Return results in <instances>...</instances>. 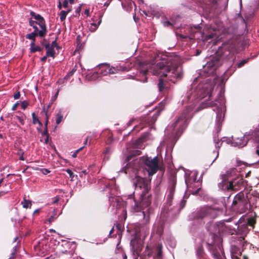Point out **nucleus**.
<instances>
[{"label": "nucleus", "instance_id": "nucleus-1", "mask_svg": "<svg viewBox=\"0 0 259 259\" xmlns=\"http://www.w3.org/2000/svg\"><path fill=\"white\" fill-rule=\"evenodd\" d=\"M138 70L140 78L138 80L142 82H147L149 72H152L155 75H160L157 85L159 91L162 93L169 89L170 85L168 81L175 83L183 76L182 69L179 66L177 58L171 56L163 55L161 61L152 66L141 63Z\"/></svg>", "mask_w": 259, "mask_h": 259}, {"label": "nucleus", "instance_id": "nucleus-2", "mask_svg": "<svg viewBox=\"0 0 259 259\" xmlns=\"http://www.w3.org/2000/svg\"><path fill=\"white\" fill-rule=\"evenodd\" d=\"M209 233L205 237V241L208 249H211L215 246L219 248V245H222V239L220 233L224 232L226 226L224 222L216 223H210L207 227Z\"/></svg>", "mask_w": 259, "mask_h": 259}, {"label": "nucleus", "instance_id": "nucleus-3", "mask_svg": "<svg viewBox=\"0 0 259 259\" xmlns=\"http://www.w3.org/2000/svg\"><path fill=\"white\" fill-rule=\"evenodd\" d=\"M231 172L228 171L222 177V182L219 184V187L223 190L237 191L245 187L244 181L242 177L237 176L229 180Z\"/></svg>", "mask_w": 259, "mask_h": 259}, {"label": "nucleus", "instance_id": "nucleus-4", "mask_svg": "<svg viewBox=\"0 0 259 259\" xmlns=\"http://www.w3.org/2000/svg\"><path fill=\"white\" fill-rule=\"evenodd\" d=\"M222 212V210L219 207L213 208L205 205L200 207L192 213L191 219L193 220H213L219 216Z\"/></svg>", "mask_w": 259, "mask_h": 259}, {"label": "nucleus", "instance_id": "nucleus-5", "mask_svg": "<svg viewBox=\"0 0 259 259\" xmlns=\"http://www.w3.org/2000/svg\"><path fill=\"white\" fill-rule=\"evenodd\" d=\"M236 49L234 45L227 47L223 52L222 56L219 58H214L211 61L207 63L204 66L205 71L208 69L207 73H212L221 64V60L225 59L226 61L233 60L236 53Z\"/></svg>", "mask_w": 259, "mask_h": 259}, {"label": "nucleus", "instance_id": "nucleus-6", "mask_svg": "<svg viewBox=\"0 0 259 259\" xmlns=\"http://www.w3.org/2000/svg\"><path fill=\"white\" fill-rule=\"evenodd\" d=\"M193 110L191 106L187 107L182 114L178 117L172 125V130H175L176 127H179L176 132V137L179 138L187 127L188 120L191 117V113Z\"/></svg>", "mask_w": 259, "mask_h": 259}, {"label": "nucleus", "instance_id": "nucleus-7", "mask_svg": "<svg viewBox=\"0 0 259 259\" xmlns=\"http://www.w3.org/2000/svg\"><path fill=\"white\" fill-rule=\"evenodd\" d=\"M194 28L196 31L192 32L194 33L193 37L195 38H196V35L199 34L201 35V39L203 41H207L218 35L217 32L218 31V29L211 25L205 26L202 31H201L200 27L199 26H195ZM197 38L199 39L200 38L198 37Z\"/></svg>", "mask_w": 259, "mask_h": 259}, {"label": "nucleus", "instance_id": "nucleus-8", "mask_svg": "<svg viewBox=\"0 0 259 259\" xmlns=\"http://www.w3.org/2000/svg\"><path fill=\"white\" fill-rule=\"evenodd\" d=\"M248 200L245 197L244 193L241 191L235 195L232 204V209L239 213L245 212L248 209Z\"/></svg>", "mask_w": 259, "mask_h": 259}, {"label": "nucleus", "instance_id": "nucleus-9", "mask_svg": "<svg viewBox=\"0 0 259 259\" xmlns=\"http://www.w3.org/2000/svg\"><path fill=\"white\" fill-rule=\"evenodd\" d=\"M211 96L210 91L209 89L199 84L193 92L188 95V98L189 101L194 102L197 100H202L206 97L209 99Z\"/></svg>", "mask_w": 259, "mask_h": 259}, {"label": "nucleus", "instance_id": "nucleus-10", "mask_svg": "<svg viewBox=\"0 0 259 259\" xmlns=\"http://www.w3.org/2000/svg\"><path fill=\"white\" fill-rule=\"evenodd\" d=\"M133 181L137 191H141V193H149L151 189L150 181L140 176H136Z\"/></svg>", "mask_w": 259, "mask_h": 259}, {"label": "nucleus", "instance_id": "nucleus-11", "mask_svg": "<svg viewBox=\"0 0 259 259\" xmlns=\"http://www.w3.org/2000/svg\"><path fill=\"white\" fill-rule=\"evenodd\" d=\"M177 185V176L176 174H171L168 178V194L166 198V203L170 206L175 192V188Z\"/></svg>", "mask_w": 259, "mask_h": 259}, {"label": "nucleus", "instance_id": "nucleus-12", "mask_svg": "<svg viewBox=\"0 0 259 259\" xmlns=\"http://www.w3.org/2000/svg\"><path fill=\"white\" fill-rule=\"evenodd\" d=\"M162 246L161 244H158L155 248L156 253H154V250L149 246H147L146 249L142 254L140 256L141 259H150L153 257V259H155L156 257L161 258L162 254Z\"/></svg>", "mask_w": 259, "mask_h": 259}, {"label": "nucleus", "instance_id": "nucleus-13", "mask_svg": "<svg viewBox=\"0 0 259 259\" xmlns=\"http://www.w3.org/2000/svg\"><path fill=\"white\" fill-rule=\"evenodd\" d=\"M146 169L148 172L149 176H152L155 174L159 169L158 159L157 156L153 158L147 157L145 160Z\"/></svg>", "mask_w": 259, "mask_h": 259}, {"label": "nucleus", "instance_id": "nucleus-14", "mask_svg": "<svg viewBox=\"0 0 259 259\" xmlns=\"http://www.w3.org/2000/svg\"><path fill=\"white\" fill-rule=\"evenodd\" d=\"M151 204V195L148 193H141L140 206L143 209L148 207Z\"/></svg>", "mask_w": 259, "mask_h": 259}, {"label": "nucleus", "instance_id": "nucleus-15", "mask_svg": "<svg viewBox=\"0 0 259 259\" xmlns=\"http://www.w3.org/2000/svg\"><path fill=\"white\" fill-rule=\"evenodd\" d=\"M208 250L211 252L215 259H226L224 253L222 250V245H219V248L214 246Z\"/></svg>", "mask_w": 259, "mask_h": 259}, {"label": "nucleus", "instance_id": "nucleus-16", "mask_svg": "<svg viewBox=\"0 0 259 259\" xmlns=\"http://www.w3.org/2000/svg\"><path fill=\"white\" fill-rule=\"evenodd\" d=\"M242 250L239 245H232L231 247V257L232 259H241Z\"/></svg>", "mask_w": 259, "mask_h": 259}, {"label": "nucleus", "instance_id": "nucleus-17", "mask_svg": "<svg viewBox=\"0 0 259 259\" xmlns=\"http://www.w3.org/2000/svg\"><path fill=\"white\" fill-rule=\"evenodd\" d=\"M149 222V215L148 214L146 219V222L144 224L137 223L135 225L136 231L137 233H141L142 232H146L147 230V226L146 225Z\"/></svg>", "mask_w": 259, "mask_h": 259}, {"label": "nucleus", "instance_id": "nucleus-18", "mask_svg": "<svg viewBox=\"0 0 259 259\" xmlns=\"http://www.w3.org/2000/svg\"><path fill=\"white\" fill-rule=\"evenodd\" d=\"M36 21V24H37L41 30L38 31V35L40 37H44L46 34V27L45 24V21L44 19L42 18V20L39 19Z\"/></svg>", "mask_w": 259, "mask_h": 259}, {"label": "nucleus", "instance_id": "nucleus-19", "mask_svg": "<svg viewBox=\"0 0 259 259\" xmlns=\"http://www.w3.org/2000/svg\"><path fill=\"white\" fill-rule=\"evenodd\" d=\"M143 246L140 243H136L133 245L132 250L133 255L141 256L140 253L142 250Z\"/></svg>", "mask_w": 259, "mask_h": 259}, {"label": "nucleus", "instance_id": "nucleus-20", "mask_svg": "<svg viewBox=\"0 0 259 259\" xmlns=\"http://www.w3.org/2000/svg\"><path fill=\"white\" fill-rule=\"evenodd\" d=\"M141 151L138 149H134L131 150L129 153V155L126 158L125 161H130L133 157L140 155L141 154Z\"/></svg>", "mask_w": 259, "mask_h": 259}, {"label": "nucleus", "instance_id": "nucleus-21", "mask_svg": "<svg viewBox=\"0 0 259 259\" xmlns=\"http://www.w3.org/2000/svg\"><path fill=\"white\" fill-rule=\"evenodd\" d=\"M125 67L121 66H116V67H111L108 69V73L109 74H115L118 73L119 71H125Z\"/></svg>", "mask_w": 259, "mask_h": 259}, {"label": "nucleus", "instance_id": "nucleus-22", "mask_svg": "<svg viewBox=\"0 0 259 259\" xmlns=\"http://www.w3.org/2000/svg\"><path fill=\"white\" fill-rule=\"evenodd\" d=\"M66 247H69V250H66V252L68 251L70 253H72L74 252L76 247V244L74 242L66 240Z\"/></svg>", "mask_w": 259, "mask_h": 259}, {"label": "nucleus", "instance_id": "nucleus-23", "mask_svg": "<svg viewBox=\"0 0 259 259\" xmlns=\"http://www.w3.org/2000/svg\"><path fill=\"white\" fill-rule=\"evenodd\" d=\"M247 225L243 224L239 227L238 232L241 233L242 235L245 237L246 234L251 229H248Z\"/></svg>", "mask_w": 259, "mask_h": 259}, {"label": "nucleus", "instance_id": "nucleus-24", "mask_svg": "<svg viewBox=\"0 0 259 259\" xmlns=\"http://www.w3.org/2000/svg\"><path fill=\"white\" fill-rule=\"evenodd\" d=\"M256 223V217H252L249 218L247 219V223L246 224H245V225H247V226L250 227V229H253L254 227V225Z\"/></svg>", "mask_w": 259, "mask_h": 259}, {"label": "nucleus", "instance_id": "nucleus-25", "mask_svg": "<svg viewBox=\"0 0 259 259\" xmlns=\"http://www.w3.org/2000/svg\"><path fill=\"white\" fill-rule=\"evenodd\" d=\"M248 245L247 241H245V238L244 236H242L240 238L239 246L241 248L242 251L246 248V246Z\"/></svg>", "mask_w": 259, "mask_h": 259}, {"label": "nucleus", "instance_id": "nucleus-26", "mask_svg": "<svg viewBox=\"0 0 259 259\" xmlns=\"http://www.w3.org/2000/svg\"><path fill=\"white\" fill-rule=\"evenodd\" d=\"M41 135L42 137L40 141L45 144H48L49 143V134L47 128L42 133Z\"/></svg>", "mask_w": 259, "mask_h": 259}, {"label": "nucleus", "instance_id": "nucleus-27", "mask_svg": "<svg viewBox=\"0 0 259 259\" xmlns=\"http://www.w3.org/2000/svg\"><path fill=\"white\" fill-rule=\"evenodd\" d=\"M45 47L47 49V53H46L47 56H48V57L50 56L52 57H54L55 52L54 49L52 48V47H50V45H45Z\"/></svg>", "mask_w": 259, "mask_h": 259}, {"label": "nucleus", "instance_id": "nucleus-28", "mask_svg": "<svg viewBox=\"0 0 259 259\" xmlns=\"http://www.w3.org/2000/svg\"><path fill=\"white\" fill-rule=\"evenodd\" d=\"M247 143V141L245 140L244 139L243 140L237 139L236 140L235 142L234 143L236 144V146H238V147L241 148L246 146Z\"/></svg>", "mask_w": 259, "mask_h": 259}, {"label": "nucleus", "instance_id": "nucleus-29", "mask_svg": "<svg viewBox=\"0 0 259 259\" xmlns=\"http://www.w3.org/2000/svg\"><path fill=\"white\" fill-rule=\"evenodd\" d=\"M63 115V113L60 111L56 114L55 120L57 124H59L62 121Z\"/></svg>", "mask_w": 259, "mask_h": 259}, {"label": "nucleus", "instance_id": "nucleus-30", "mask_svg": "<svg viewBox=\"0 0 259 259\" xmlns=\"http://www.w3.org/2000/svg\"><path fill=\"white\" fill-rule=\"evenodd\" d=\"M196 254L200 258H203L205 255L202 246H199L196 250Z\"/></svg>", "mask_w": 259, "mask_h": 259}, {"label": "nucleus", "instance_id": "nucleus-31", "mask_svg": "<svg viewBox=\"0 0 259 259\" xmlns=\"http://www.w3.org/2000/svg\"><path fill=\"white\" fill-rule=\"evenodd\" d=\"M23 207L25 208H30L31 206V202L29 200H27L25 197L24 198L23 200L21 202Z\"/></svg>", "mask_w": 259, "mask_h": 259}, {"label": "nucleus", "instance_id": "nucleus-32", "mask_svg": "<svg viewBox=\"0 0 259 259\" xmlns=\"http://www.w3.org/2000/svg\"><path fill=\"white\" fill-rule=\"evenodd\" d=\"M160 112H161V110L159 109H157L155 111V113L153 114L152 117L149 121V122H150L151 123H154L157 120V117L160 115Z\"/></svg>", "mask_w": 259, "mask_h": 259}, {"label": "nucleus", "instance_id": "nucleus-33", "mask_svg": "<svg viewBox=\"0 0 259 259\" xmlns=\"http://www.w3.org/2000/svg\"><path fill=\"white\" fill-rule=\"evenodd\" d=\"M38 35V33L33 32L31 33L28 34L26 35V38L32 40H35V37Z\"/></svg>", "mask_w": 259, "mask_h": 259}, {"label": "nucleus", "instance_id": "nucleus-34", "mask_svg": "<svg viewBox=\"0 0 259 259\" xmlns=\"http://www.w3.org/2000/svg\"><path fill=\"white\" fill-rule=\"evenodd\" d=\"M66 171L69 174L71 181H74V178H76L77 177L76 175H74L73 172L70 169H66Z\"/></svg>", "mask_w": 259, "mask_h": 259}, {"label": "nucleus", "instance_id": "nucleus-35", "mask_svg": "<svg viewBox=\"0 0 259 259\" xmlns=\"http://www.w3.org/2000/svg\"><path fill=\"white\" fill-rule=\"evenodd\" d=\"M215 105V104L213 102H203L202 103V106L203 108H206L208 107H213Z\"/></svg>", "mask_w": 259, "mask_h": 259}, {"label": "nucleus", "instance_id": "nucleus-36", "mask_svg": "<svg viewBox=\"0 0 259 259\" xmlns=\"http://www.w3.org/2000/svg\"><path fill=\"white\" fill-rule=\"evenodd\" d=\"M76 71V66H75L67 74V75H66V80L67 79H68V78L70 77L71 76H72L74 72Z\"/></svg>", "mask_w": 259, "mask_h": 259}, {"label": "nucleus", "instance_id": "nucleus-37", "mask_svg": "<svg viewBox=\"0 0 259 259\" xmlns=\"http://www.w3.org/2000/svg\"><path fill=\"white\" fill-rule=\"evenodd\" d=\"M32 120H33V123L36 124L38 123L39 125H41V123L39 120L38 118L35 116V113L33 112L32 113Z\"/></svg>", "mask_w": 259, "mask_h": 259}, {"label": "nucleus", "instance_id": "nucleus-38", "mask_svg": "<svg viewBox=\"0 0 259 259\" xmlns=\"http://www.w3.org/2000/svg\"><path fill=\"white\" fill-rule=\"evenodd\" d=\"M249 58H247L246 59H244L240 61L239 63L237 64V67L238 68H241L245 64L248 63L249 61Z\"/></svg>", "mask_w": 259, "mask_h": 259}, {"label": "nucleus", "instance_id": "nucleus-39", "mask_svg": "<svg viewBox=\"0 0 259 259\" xmlns=\"http://www.w3.org/2000/svg\"><path fill=\"white\" fill-rule=\"evenodd\" d=\"M30 15L33 17L34 19L35 20V21H37L39 19H41V20H42V17H41L40 15L39 14H36L34 12H31L30 13Z\"/></svg>", "mask_w": 259, "mask_h": 259}, {"label": "nucleus", "instance_id": "nucleus-40", "mask_svg": "<svg viewBox=\"0 0 259 259\" xmlns=\"http://www.w3.org/2000/svg\"><path fill=\"white\" fill-rule=\"evenodd\" d=\"M100 76V73L97 72H94L90 77L91 80H96Z\"/></svg>", "mask_w": 259, "mask_h": 259}, {"label": "nucleus", "instance_id": "nucleus-41", "mask_svg": "<svg viewBox=\"0 0 259 259\" xmlns=\"http://www.w3.org/2000/svg\"><path fill=\"white\" fill-rule=\"evenodd\" d=\"M30 52L31 53H34V52H35L36 51H41L42 50L41 48L38 46H34L32 48H30Z\"/></svg>", "mask_w": 259, "mask_h": 259}, {"label": "nucleus", "instance_id": "nucleus-42", "mask_svg": "<svg viewBox=\"0 0 259 259\" xmlns=\"http://www.w3.org/2000/svg\"><path fill=\"white\" fill-rule=\"evenodd\" d=\"M214 142H215V146L217 148H220L222 145V142L220 141L219 139H217L216 138H214Z\"/></svg>", "mask_w": 259, "mask_h": 259}, {"label": "nucleus", "instance_id": "nucleus-43", "mask_svg": "<svg viewBox=\"0 0 259 259\" xmlns=\"http://www.w3.org/2000/svg\"><path fill=\"white\" fill-rule=\"evenodd\" d=\"M163 25L165 27H172L173 26V24L168 21H165L162 22Z\"/></svg>", "mask_w": 259, "mask_h": 259}, {"label": "nucleus", "instance_id": "nucleus-44", "mask_svg": "<svg viewBox=\"0 0 259 259\" xmlns=\"http://www.w3.org/2000/svg\"><path fill=\"white\" fill-rule=\"evenodd\" d=\"M84 146H82L80 148H79L78 149L76 150L75 151V152L72 155V156L73 157H76V156H77V154H78V153L83 148Z\"/></svg>", "mask_w": 259, "mask_h": 259}, {"label": "nucleus", "instance_id": "nucleus-45", "mask_svg": "<svg viewBox=\"0 0 259 259\" xmlns=\"http://www.w3.org/2000/svg\"><path fill=\"white\" fill-rule=\"evenodd\" d=\"M60 20L63 21L65 20V11H62L60 14Z\"/></svg>", "mask_w": 259, "mask_h": 259}, {"label": "nucleus", "instance_id": "nucleus-46", "mask_svg": "<svg viewBox=\"0 0 259 259\" xmlns=\"http://www.w3.org/2000/svg\"><path fill=\"white\" fill-rule=\"evenodd\" d=\"M62 7H65V1H63L62 3H61L60 2V1L59 0V4L58 5V8L59 9H61Z\"/></svg>", "mask_w": 259, "mask_h": 259}, {"label": "nucleus", "instance_id": "nucleus-47", "mask_svg": "<svg viewBox=\"0 0 259 259\" xmlns=\"http://www.w3.org/2000/svg\"><path fill=\"white\" fill-rule=\"evenodd\" d=\"M41 171H42V174L44 175H47L50 172V170L46 168H42L41 169Z\"/></svg>", "mask_w": 259, "mask_h": 259}, {"label": "nucleus", "instance_id": "nucleus-48", "mask_svg": "<svg viewBox=\"0 0 259 259\" xmlns=\"http://www.w3.org/2000/svg\"><path fill=\"white\" fill-rule=\"evenodd\" d=\"M28 104L27 102L26 101H23L22 103V107L24 109L26 108V107L28 106Z\"/></svg>", "mask_w": 259, "mask_h": 259}, {"label": "nucleus", "instance_id": "nucleus-49", "mask_svg": "<svg viewBox=\"0 0 259 259\" xmlns=\"http://www.w3.org/2000/svg\"><path fill=\"white\" fill-rule=\"evenodd\" d=\"M20 93L19 92H18L14 95V98L15 99H18L20 98Z\"/></svg>", "mask_w": 259, "mask_h": 259}, {"label": "nucleus", "instance_id": "nucleus-50", "mask_svg": "<svg viewBox=\"0 0 259 259\" xmlns=\"http://www.w3.org/2000/svg\"><path fill=\"white\" fill-rule=\"evenodd\" d=\"M36 23L35 21L32 20L31 19L29 20V24L31 26H33L34 25H35V24Z\"/></svg>", "mask_w": 259, "mask_h": 259}, {"label": "nucleus", "instance_id": "nucleus-51", "mask_svg": "<svg viewBox=\"0 0 259 259\" xmlns=\"http://www.w3.org/2000/svg\"><path fill=\"white\" fill-rule=\"evenodd\" d=\"M17 119L19 120V121L22 124H24V120L20 117L19 116H16Z\"/></svg>", "mask_w": 259, "mask_h": 259}, {"label": "nucleus", "instance_id": "nucleus-52", "mask_svg": "<svg viewBox=\"0 0 259 259\" xmlns=\"http://www.w3.org/2000/svg\"><path fill=\"white\" fill-rule=\"evenodd\" d=\"M18 153H19V154L21 155V156L20 157V159L21 160H24V157H23V152L22 151H20Z\"/></svg>", "mask_w": 259, "mask_h": 259}, {"label": "nucleus", "instance_id": "nucleus-53", "mask_svg": "<svg viewBox=\"0 0 259 259\" xmlns=\"http://www.w3.org/2000/svg\"><path fill=\"white\" fill-rule=\"evenodd\" d=\"M116 228H117V229L118 231H121L122 226L120 224H117L116 226Z\"/></svg>", "mask_w": 259, "mask_h": 259}, {"label": "nucleus", "instance_id": "nucleus-54", "mask_svg": "<svg viewBox=\"0 0 259 259\" xmlns=\"http://www.w3.org/2000/svg\"><path fill=\"white\" fill-rule=\"evenodd\" d=\"M58 93H59V91H58L55 94V96L53 97V98L52 99V101H55L57 98V96L58 95Z\"/></svg>", "mask_w": 259, "mask_h": 259}, {"label": "nucleus", "instance_id": "nucleus-55", "mask_svg": "<svg viewBox=\"0 0 259 259\" xmlns=\"http://www.w3.org/2000/svg\"><path fill=\"white\" fill-rule=\"evenodd\" d=\"M57 44H56V41H53L52 43V45L51 46H50V47H52V48L54 49V47H57Z\"/></svg>", "mask_w": 259, "mask_h": 259}, {"label": "nucleus", "instance_id": "nucleus-56", "mask_svg": "<svg viewBox=\"0 0 259 259\" xmlns=\"http://www.w3.org/2000/svg\"><path fill=\"white\" fill-rule=\"evenodd\" d=\"M144 138H143V137L140 138L139 139H138L137 140V142L138 143H141V142H144Z\"/></svg>", "mask_w": 259, "mask_h": 259}, {"label": "nucleus", "instance_id": "nucleus-57", "mask_svg": "<svg viewBox=\"0 0 259 259\" xmlns=\"http://www.w3.org/2000/svg\"><path fill=\"white\" fill-rule=\"evenodd\" d=\"M54 217L53 215H51L50 218L49 219V222L50 223H51L54 221Z\"/></svg>", "mask_w": 259, "mask_h": 259}, {"label": "nucleus", "instance_id": "nucleus-58", "mask_svg": "<svg viewBox=\"0 0 259 259\" xmlns=\"http://www.w3.org/2000/svg\"><path fill=\"white\" fill-rule=\"evenodd\" d=\"M33 28L34 29V32H36L37 33H38V29L37 28V27L36 26V25H34L33 26H32Z\"/></svg>", "mask_w": 259, "mask_h": 259}, {"label": "nucleus", "instance_id": "nucleus-59", "mask_svg": "<svg viewBox=\"0 0 259 259\" xmlns=\"http://www.w3.org/2000/svg\"><path fill=\"white\" fill-rule=\"evenodd\" d=\"M47 57L48 56H47V55H46L45 56H44L41 58V61L42 62H45L47 60Z\"/></svg>", "mask_w": 259, "mask_h": 259}, {"label": "nucleus", "instance_id": "nucleus-60", "mask_svg": "<svg viewBox=\"0 0 259 259\" xmlns=\"http://www.w3.org/2000/svg\"><path fill=\"white\" fill-rule=\"evenodd\" d=\"M114 230V227H113V228L111 229V230L110 231L109 234V235L110 236H111V237L112 236V234L113 233Z\"/></svg>", "mask_w": 259, "mask_h": 259}, {"label": "nucleus", "instance_id": "nucleus-61", "mask_svg": "<svg viewBox=\"0 0 259 259\" xmlns=\"http://www.w3.org/2000/svg\"><path fill=\"white\" fill-rule=\"evenodd\" d=\"M185 202L186 201L184 200L181 201V205L182 208H183L184 206Z\"/></svg>", "mask_w": 259, "mask_h": 259}, {"label": "nucleus", "instance_id": "nucleus-62", "mask_svg": "<svg viewBox=\"0 0 259 259\" xmlns=\"http://www.w3.org/2000/svg\"><path fill=\"white\" fill-rule=\"evenodd\" d=\"M35 46V40H32L30 44V48H32Z\"/></svg>", "mask_w": 259, "mask_h": 259}, {"label": "nucleus", "instance_id": "nucleus-63", "mask_svg": "<svg viewBox=\"0 0 259 259\" xmlns=\"http://www.w3.org/2000/svg\"><path fill=\"white\" fill-rule=\"evenodd\" d=\"M15 252L12 253L11 256L8 259H14V258L15 257Z\"/></svg>", "mask_w": 259, "mask_h": 259}, {"label": "nucleus", "instance_id": "nucleus-64", "mask_svg": "<svg viewBox=\"0 0 259 259\" xmlns=\"http://www.w3.org/2000/svg\"><path fill=\"white\" fill-rule=\"evenodd\" d=\"M122 258L123 259H127V256L125 253L122 254Z\"/></svg>", "mask_w": 259, "mask_h": 259}]
</instances>
